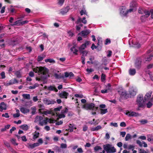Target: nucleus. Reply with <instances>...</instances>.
Wrapping results in <instances>:
<instances>
[{
    "label": "nucleus",
    "mask_w": 153,
    "mask_h": 153,
    "mask_svg": "<svg viewBox=\"0 0 153 153\" xmlns=\"http://www.w3.org/2000/svg\"><path fill=\"white\" fill-rule=\"evenodd\" d=\"M22 96L25 99L29 100L30 99V94H23Z\"/></svg>",
    "instance_id": "nucleus-29"
},
{
    "label": "nucleus",
    "mask_w": 153,
    "mask_h": 153,
    "mask_svg": "<svg viewBox=\"0 0 153 153\" xmlns=\"http://www.w3.org/2000/svg\"><path fill=\"white\" fill-rule=\"evenodd\" d=\"M45 61L46 62H49L50 63H55V61L54 60L51 59H45Z\"/></svg>",
    "instance_id": "nucleus-31"
},
{
    "label": "nucleus",
    "mask_w": 153,
    "mask_h": 153,
    "mask_svg": "<svg viewBox=\"0 0 153 153\" xmlns=\"http://www.w3.org/2000/svg\"><path fill=\"white\" fill-rule=\"evenodd\" d=\"M94 150L95 152H97L99 150H101L102 149V148L100 146H96L94 147Z\"/></svg>",
    "instance_id": "nucleus-41"
},
{
    "label": "nucleus",
    "mask_w": 153,
    "mask_h": 153,
    "mask_svg": "<svg viewBox=\"0 0 153 153\" xmlns=\"http://www.w3.org/2000/svg\"><path fill=\"white\" fill-rule=\"evenodd\" d=\"M54 76L56 79H59V78H61L62 77V76H60L59 75L57 74L56 73H55L54 74Z\"/></svg>",
    "instance_id": "nucleus-50"
},
{
    "label": "nucleus",
    "mask_w": 153,
    "mask_h": 153,
    "mask_svg": "<svg viewBox=\"0 0 153 153\" xmlns=\"http://www.w3.org/2000/svg\"><path fill=\"white\" fill-rule=\"evenodd\" d=\"M126 114L129 116H138V114L134 112L126 111Z\"/></svg>",
    "instance_id": "nucleus-11"
},
{
    "label": "nucleus",
    "mask_w": 153,
    "mask_h": 153,
    "mask_svg": "<svg viewBox=\"0 0 153 153\" xmlns=\"http://www.w3.org/2000/svg\"><path fill=\"white\" fill-rule=\"evenodd\" d=\"M71 51L73 52V53L74 54L77 55V52L78 51L77 49L75 48V46H73L71 48Z\"/></svg>",
    "instance_id": "nucleus-22"
},
{
    "label": "nucleus",
    "mask_w": 153,
    "mask_h": 153,
    "mask_svg": "<svg viewBox=\"0 0 153 153\" xmlns=\"http://www.w3.org/2000/svg\"><path fill=\"white\" fill-rule=\"evenodd\" d=\"M48 89L50 91H55V92H57L58 91V89L56 88L55 86H53L51 85L48 87Z\"/></svg>",
    "instance_id": "nucleus-15"
},
{
    "label": "nucleus",
    "mask_w": 153,
    "mask_h": 153,
    "mask_svg": "<svg viewBox=\"0 0 153 153\" xmlns=\"http://www.w3.org/2000/svg\"><path fill=\"white\" fill-rule=\"evenodd\" d=\"M137 143L140 146H143V142L141 143L140 140H137L136 141Z\"/></svg>",
    "instance_id": "nucleus-61"
},
{
    "label": "nucleus",
    "mask_w": 153,
    "mask_h": 153,
    "mask_svg": "<svg viewBox=\"0 0 153 153\" xmlns=\"http://www.w3.org/2000/svg\"><path fill=\"white\" fill-rule=\"evenodd\" d=\"M111 85L110 84L108 83L107 85L106 86L105 88L108 89V90H110L111 89Z\"/></svg>",
    "instance_id": "nucleus-53"
},
{
    "label": "nucleus",
    "mask_w": 153,
    "mask_h": 153,
    "mask_svg": "<svg viewBox=\"0 0 153 153\" xmlns=\"http://www.w3.org/2000/svg\"><path fill=\"white\" fill-rule=\"evenodd\" d=\"M81 34L82 36H86V30L82 31L81 33Z\"/></svg>",
    "instance_id": "nucleus-56"
},
{
    "label": "nucleus",
    "mask_w": 153,
    "mask_h": 153,
    "mask_svg": "<svg viewBox=\"0 0 153 153\" xmlns=\"http://www.w3.org/2000/svg\"><path fill=\"white\" fill-rule=\"evenodd\" d=\"M147 140L148 141L150 142L152 139V137L151 135H148L147 136Z\"/></svg>",
    "instance_id": "nucleus-43"
},
{
    "label": "nucleus",
    "mask_w": 153,
    "mask_h": 153,
    "mask_svg": "<svg viewBox=\"0 0 153 153\" xmlns=\"http://www.w3.org/2000/svg\"><path fill=\"white\" fill-rule=\"evenodd\" d=\"M6 109V105L4 102H1L0 104V111H2L3 110H5Z\"/></svg>",
    "instance_id": "nucleus-12"
},
{
    "label": "nucleus",
    "mask_w": 153,
    "mask_h": 153,
    "mask_svg": "<svg viewBox=\"0 0 153 153\" xmlns=\"http://www.w3.org/2000/svg\"><path fill=\"white\" fill-rule=\"evenodd\" d=\"M20 116V114L18 113H16L13 114V117L14 118H17L19 117Z\"/></svg>",
    "instance_id": "nucleus-52"
},
{
    "label": "nucleus",
    "mask_w": 153,
    "mask_h": 153,
    "mask_svg": "<svg viewBox=\"0 0 153 153\" xmlns=\"http://www.w3.org/2000/svg\"><path fill=\"white\" fill-rule=\"evenodd\" d=\"M69 93L65 91H62L59 94V96L61 98L67 99Z\"/></svg>",
    "instance_id": "nucleus-4"
},
{
    "label": "nucleus",
    "mask_w": 153,
    "mask_h": 153,
    "mask_svg": "<svg viewBox=\"0 0 153 153\" xmlns=\"http://www.w3.org/2000/svg\"><path fill=\"white\" fill-rule=\"evenodd\" d=\"M4 144H5V145L7 148H9V147H10V144L8 142H7V141H4Z\"/></svg>",
    "instance_id": "nucleus-59"
},
{
    "label": "nucleus",
    "mask_w": 153,
    "mask_h": 153,
    "mask_svg": "<svg viewBox=\"0 0 153 153\" xmlns=\"http://www.w3.org/2000/svg\"><path fill=\"white\" fill-rule=\"evenodd\" d=\"M136 72V70L134 69H130L129 70V74L131 75H134Z\"/></svg>",
    "instance_id": "nucleus-24"
},
{
    "label": "nucleus",
    "mask_w": 153,
    "mask_h": 153,
    "mask_svg": "<svg viewBox=\"0 0 153 153\" xmlns=\"http://www.w3.org/2000/svg\"><path fill=\"white\" fill-rule=\"evenodd\" d=\"M131 139V136L129 134H127L125 137V140L126 141H128L129 139Z\"/></svg>",
    "instance_id": "nucleus-34"
},
{
    "label": "nucleus",
    "mask_w": 153,
    "mask_h": 153,
    "mask_svg": "<svg viewBox=\"0 0 153 153\" xmlns=\"http://www.w3.org/2000/svg\"><path fill=\"white\" fill-rule=\"evenodd\" d=\"M108 54L107 55V56L108 57H110L112 54V52L111 51L108 50Z\"/></svg>",
    "instance_id": "nucleus-60"
},
{
    "label": "nucleus",
    "mask_w": 153,
    "mask_h": 153,
    "mask_svg": "<svg viewBox=\"0 0 153 153\" xmlns=\"http://www.w3.org/2000/svg\"><path fill=\"white\" fill-rule=\"evenodd\" d=\"M15 75L18 78H20L22 77V75L20 72L19 71H17L16 72Z\"/></svg>",
    "instance_id": "nucleus-32"
},
{
    "label": "nucleus",
    "mask_w": 153,
    "mask_h": 153,
    "mask_svg": "<svg viewBox=\"0 0 153 153\" xmlns=\"http://www.w3.org/2000/svg\"><path fill=\"white\" fill-rule=\"evenodd\" d=\"M69 9V7H67L65 8L62 9L60 13L62 15H64L68 11Z\"/></svg>",
    "instance_id": "nucleus-14"
},
{
    "label": "nucleus",
    "mask_w": 153,
    "mask_h": 153,
    "mask_svg": "<svg viewBox=\"0 0 153 153\" xmlns=\"http://www.w3.org/2000/svg\"><path fill=\"white\" fill-rule=\"evenodd\" d=\"M43 119V117L41 116H37L35 118V119L37 121H40Z\"/></svg>",
    "instance_id": "nucleus-37"
},
{
    "label": "nucleus",
    "mask_w": 153,
    "mask_h": 153,
    "mask_svg": "<svg viewBox=\"0 0 153 153\" xmlns=\"http://www.w3.org/2000/svg\"><path fill=\"white\" fill-rule=\"evenodd\" d=\"M111 126H114L115 127H117L118 126L117 123H110Z\"/></svg>",
    "instance_id": "nucleus-63"
},
{
    "label": "nucleus",
    "mask_w": 153,
    "mask_h": 153,
    "mask_svg": "<svg viewBox=\"0 0 153 153\" xmlns=\"http://www.w3.org/2000/svg\"><path fill=\"white\" fill-rule=\"evenodd\" d=\"M95 107V105L94 104L91 103L89 104H87V108L90 109H93Z\"/></svg>",
    "instance_id": "nucleus-20"
},
{
    "label": "nucleus",
    "mask_w": 153,
    "mask_h": 153,
    "mask_svg": "<svg viewBox=\"0 0 153 153\" xmlns=\"http://www.w3.org/2000/svg\"><path fill=\"white\" fill-rule=\"evenodd\" d=\"M49 70L45 67L40 66V70L39 74H42L43 76H48L49 77L50 76L48 74Z\"/></svg>",
    "instance_id": "nucleus-3"
},
{
    "label": "nucleus",
    "mask_w": 153,
    "mask_h": 153,
    "mask_svg": "<svg viewBox=\"0 0 153 153\" xmlns=\"http://www.w3.org/2000/svg\"><path fill=\"white\" fill-rule=\"evenodd\" d=\"M137 91L136 89L133 87H131L129 89V93L131 96H135L137 93Z\"/></svg>",
    "instance_id": "nucleus-5"
},
{
    "label": "nucleus",
    "mask_w": 153,
    "mask_h": 153,
    "mask_svg": "<svg viewBox=\"0 0 153 153\" xmlns=\"http://www.w3.org/2000/svg\"><path fill=\"white\" fill-rule=\"evenodd\" d=\"M104 150H105L107 153H113L116 152V149L109 144L103 145Z\"/></svg>",
    "instance_id": "nucleus-2"
},
{
    "label": "nucleus",
    "mask_w": 153,
    "mask_h": 153,
    "mask_svg": "<svg viewBox=\"0 0 153 153\" xmlns=\"http://www.w3.org/2000/svg\"><path fill=\"white\" fill-rule=\"evenodd\" d=\"M74 96L76 97H79L80 98H82L83 97V95H82L78 94H75Z\"/></svg>",
    "instance_id": "nucleus-55"
},
{
    "label": "nucleus",
    "mask_w": 153,
    "mask_h": 153,
    "mask_svg": "<svg viewBox=\"0 0 153 153\" xmlns=\"http://www.w3.org/2000/svg\"><path fill=\"white\" fill-rule=\"evenodd\" d=\"M48 77H49V76L47 75L42 76L40 78L36 77V80L38 81H43L47 79Z\"/></svg>",
    "instance_id": "nucleus-13"
},
{
    "label": "nucleus",
    "mask_w": 153,
    "mask_h": 153,
    "mask_svg": "<svg viewBox=\"0 0 153 153\" xmlns=\"http://www.w3.org/2000/svg\"><path fill=\"white\" fill-rule=\"evenodd\" d=\"M20 128L26 131L28 129V126L27 125L24 124L20 126Z\"/></svg>",
    "instance_id": "nucleus-25"
},
{
    "label": "nucleus",
    "mask_w": 153,
    "mask_h": 153,
    "mask_svg": "<svg viewBox=\"0 0 153 153\" xmlns=\"http://www.w3.org/2000/svg\"><path fill=\"white\" fill-rule=\"evenodd\" d=\"M34 133L33 136V138L34 140H35L39 137V132L35 131Z\"/></svg>",
    "instance_id": "nucleus-28"
},
{
    "label": "nucleus",
    "mask_w": 153,
    "mask_h": 153,
    "mask_svg": "<svg viewBox=\"0 0 153 153\" xmlns=\"http://www.w3.org/2000/svg\"><path fill=\"white\" fill-rule=\"evenodd\" d=\"M145 10H144L142 8H140L138 10V12L139 13L143 14Z\"/></svg>",
    "instance_id": "nucleus-38"
},
{
    "label": "nucleus",
    "mask_w": 153,
    "mask_h": 153,
    "mask_svg": "<svg viewBox=\"0 0 153 153\" xmlns=\"http://www.w3.org/2000/svg\"><path fill=\"white\" fill-rule=\"evenodd\" d=\"M85 17H84L82 19H81L80 17H78V19L76 21V23L77 24H78L82 22L85 24L86 23V20H85Z\"/></svg>",
    "instance_id": "nucleus-9"
},
{
    "label": "nucleus",
    "mask_w": 153,
    "mask_h": 153,
    "mask_svg": "<svg viewBox=\"0 0 153 153\" xmlns=\"http://www.w3.org/2000/svg\"><path fill=\"white\" fill-rule=\"evenodd\" d=\"M58 4L60 5V6H62L65 0H58Z\"/></svg>",
    "instance_id": "nucleus-47"
},
{
    "label": "nucleus",
    "mask_w": 153,
    "mask_h": 153,
    "mask_svg": "<svg viewBox=\"0 0 153 153\" xmlns=\"http://www.w3.org/2000/svg\"><path fill=\"white\" fill-rule=\"evenodd\" d=\"M23 141L26 142L27 140L26 137L25 136H23L21 137Z\"/></svg>",
    "instance_id": "nucleus-62"
},
{
    "label": "nucleus",
    "mask_w": 153,
    "mask_h": 153,
    "mask_svg": "<svg viewBox=\"0 0 153 153\" xmlns=\"http://www.w3.org/2000/svg\"><path fill=\"white\" fill-rule=\"evenodd\" d=\"M86 47V41L85 42L84 44H82L80 47L79 48V51L81 53L83 54H85V51H83V50Z\"/></svg>",
    "instance_id": "nucleus-8"
},
{
    "label": "nucleus",
    "mask_w": 153,
    "mask_h": 153,
    "mask_svg": "<svg viewBox=\"0 0 153 153\" xmlns=\"http://www.w3.org/2000/svg\"><path fill=\"white\" fill-rule=\"evenodd\" d=\"M67 147L66 144L65 143H62L61 144L60 147L62 149L66 148Z\"/></svg>",
    "instance_id": "nucleus-49"
},
{
    "label": "nucleus",
    "mask_w": 153,
    "mask_h": 153,
    "mask_svg": "<svg viewBox=\"0 0 153 153\" xmlns=\"http://www.w3.org/2000/svg\"><path fill=\"white\" fill-rule=\"evenodd\" d=\"M65 117V115L63 114H60L58 115V117L57 118V120H58L59 118H64Z\"/></svg>",
    "instance_id": "nucleus-44"
},
{
    "label": "nucleus",
    "mask_w": 153,
    "mask_h": 153,
    "mask_svg": "<svg viewBox=\"0 0 153 153\" xmlns=\"http://www.w3.org/2000/svg\"><path fill=\"white\" fill-rule=\"evenodd\" d=\"M119 92L121 96L123 97H125L127 95V92L125 90H123L122 91H119Z\"/></svg>",
    "instance_id": "nucleus-23"
},
{
    "label": "nucleus",
    "mask_w": 153,
    "mask_h": 153,
    "mask_svg": "<svg viewBox=\"0 0 153 153\" xmlns=\"http://www.w3.org/2000/svg\"><path fill=\"white\" fill-rule=\"evenodd\" d=\"M152 95V92H149L147 93L145 96L144 99L145 100H149L151 97Z\"/></svg>",
    "instance_id": "nucleus-16"
},
{
    "label": "nucleus",
    "mask_w": 153,
    "mask_h": 153,
    "mask_svg": "<svg viewBox=\"0 0 153 153\" xmlns=\"http://www.w3.org/2000/svg\"><path fill=\"white\" fill-rule=\"evenodd\" d=\"M11 43L13 45H15L18 43H19V42L18 41L17 39H14L12 40L11 41Z\"/></svg>",
    "instance_id": "nucleus-36"
},
{
    "label": "nucleus",
    "mask_w": 153,
    "mask_h": 153,
    "mask_svg": "<svg viewBox=\"0 0 153 153\" xmlns=\"http://www.w3.org/2000/svg\"><path fill=\"white\" fill-rule=\"evenodd\" d=\"M20 111L24 114H26L29 112L30 110L23 107H22L20 109Z\"/></svg>",
    "instance_id": "nucleus-18"
},
{
    "label": "nucleus",
    "mask_w": 153,
    "mask_h": 153,
    "mask_svg": "<svg viewBox=\"0 0 153 153\" xmlns=\"http://www.w3.org/2000/svg\"><path fill=\"white\" fill-rule=\"evenodd\" d=\"M134 45V47L137 48H139L140 47V44H139L138 42H136L135 43H133Z\"/></svg>",
    "instance_id": "nucleus-39"
},
{
    "label": "nucleus",
    "mask_w": 153,
    "mask_h": 153,
    "mask_svg": "<svg viewBox=\"0 0 153 153\" xmlns=\"http://www.w3.org/2000/svg\"><path fill=\"white\" fill-rule=\"evenodd\" d=\"M136 3L134 1H133L131 2L130 3V7H132L133 8H135V7L136 6Z\"/></svg>",
    "instance_id": "nucleus-30"
},
{
    "label": "nucleus",
    "mask_w": 153,
    "mask_h": 153,
    "mask_svg": "<svg viewBox=\"0 0 153 153\" xmlns=\"http://www.w3.org/2000/svg\"><path fill=\"white\" fill-rule=\"evenodd\" d=\"M0 75L1 76L2 79H4L5 77V72L4 71L2 72L1 74Z\"/></svg>",
    "instance_id": "nucleus-57"
},
{
    "label": "nucleus",
    "mask_w": 153,
    "mask_h": 153,
    "mask_svg": "<svg viewBox=\"0 0 153 153\" xmlns=\"http://www.w3.org/2000/svg\"><path fill=\"white\" fill-rule=\"evenodd\" d=\"M143 14L144 15H143L141 17V19L142 20H144L146 18L148 17L150 15V13L149 11L145 10Z\"/></svg>",
    "instance_id": "nucleus-10"
},
{
    "label": "nucleus",
    "mask_w": 153,
    "mask_h": 153,
    "mask_svg": "<svg viewBox=\"0 0 153 153\" xmlns=\"http://www.w3.org/2000/svg\"><path fill=\"white\" fill-rule=\"evenodd\" d=\"M135 10H136L135 8H130L128 10H127V14L129 13H131V12H133V11Z\"/></svg>",
    "instance_id": "nucleus-46"
},
{
    "label": "nucleus",
    "mask_w": 153,
    "mask_h": 153,
    "mask_svg": "<svg viewBox=\"0 0 153 153\" xmlns=\"http://www.w3.org/2000/svg\"><path fill=\"white\" fill-rule=\"evenodd\" d=\"M153 100V98H152L151 99V101H149L147 103H146V105L147 108H150L152 106L153 103L152 102Z\"/></svg>",
    "instance_id": "nucleus-21"
},
{
    "label": "nucleus",
    "mask_w": 153,
    "mask_h": 153,
    "mask_svg": "<svg viewBox=\"0 0 153 153\" xmlns=\"http://www.w3.org/2000/svg\"><path fill=\"white\" fill-rule=\"evenodd\" d=\"M62 106H60L58 107L55 108H54V111H59L62 109Z\"/></svg>",
    "instance_id": "nucleus-54"
},
{
    "label": "nucleus",
    "mask_w": 153,
    "mask_h": 153,
    "mask_svg": "<svg viewBox=\"0 0 153 153\" xmlns=\"http://www.w3.org/2000/svg\"><path fill=\"white\" fill-rule=\"evenodd\" d=\"M2 117H5L7 118H8L9 117V116L8 115V113H6L4 114H2Z\"/></svg>",
    "instance_id": "nucleus-48"
},
{
    "label": "nucleus",
    "mask_w": 153,
    "mask_h": 153,
    "mask_svg": "<svg viewBox=\"0 0 153 153\" xmlns=\"http://www.w3.org/2000/svg\"><path fill=\"white\" fill-rule=\"evenodd\" d=\"M100 113L102 114H104L107 112L108 111L107 109H100Z\"/></svg>",
    "instance_id": "nucleus-40"
},
{
    "label": "nucleus",
    "mask_w": 153,
    "mask_h": 153,
    "mask_svg": "<svg viewBox=\"0 0 153 153\" xmlns=\"http://www.w3.org/2000/svg\"><path fill=\"white\" fill-rule=\"evenodd\" d=\"M26 49L30 52H31L32 51V48L30 46H27L26 47Z\"/></svg>",
    "instance_id": "nucleus-64"
},
{
    "label": "nucleus",
    "mask_w": 153,
    "mask_h": 153,
    "mask_svg": "<svg viewBox=\"0 0 153 153\" xmlns=\"http://www.w3.org/2000/svg\"><path fill=\"white\" fill-rule=\"evenodd\" d=\"M44 58V57L43 56H39L38 57V59L37 61L38 62L42 61L43 60V58Z\"/></svg>",
    "instance_id": "nucleus-45"
},
{
    "label": "nucleus",
    "mask_w": 153,
    "mask_h": 153,
    "mask_svg": "<svg viewBox=\"0 0 153 153\" xmlns=\"http://www.w3.org/2000/svg\"><path fill=\"white\" fill-rule=\"evenodd\" d=\"M40 70V67H37L36 68L33 69V71L35 73H38V74H39V71Z\"/></svg>",
    "instance_id": "nucleus-35"
},
{
    "label": "nucleus",
    "mask_w": 153,
    "mask_h": 153,
    "mask_svg": "<svg viewBox=\"0 0 153 153\" xmlns=\"http://www.w3.org/2000/svg\"><path fill=\"white\" fill-rule=\"evenodd\" d=\"M141 62V59L140 58L137 59L135 62V66L137 68H139Z\"/></svg>",
    "instance_id": "nucleus-17"
},
{
    "label": "nucleus",
    "mask_w": 153,
    "mask_h": 153,
    "mask_svg": "<svg viewBox=\"0 0 153 153\" xmlns=\"http://www.w3.org/2000/svg\"><path fill=\"white\" fill-rule=\"evenodd\" d=\"M127 10L125 7L122 6L120 8V14L123 16H126L127 14Z\"/></svg>",
    "instance_id": "nucleus-7"
},
{
    "label": "nucleus",
    "mask_w": 153,
    "mask_h": 153,
    "mask_svg": "<svg viewBox=\"0 0 153 153\" xmlns=\"http://www.w3.org/2000/svg\"><path fill=\"white\" fill-rule=\"evenodd\" d=\"M39 143H35L33 144H30L29 145V146L31 148L33 149L35 147L39 146Z\"/></svg>",
    "instance_id": "nucleus-26"
},
{
    "label": "nucleus",
    "mask_w": 153,
    "mask_h": 153,
    "mask_svg": "<svg viewBox=\"0 0 153 153\" xmlns=\"http://www.w3.org/2000/svg\"><path fill=\"white\" fill-rule=\"evenodd\" d=\"M140 122L142 124H144L147 123L148 121L146 120H140Z\"/></svg>",
    "instance_id": "nucleus-51"
},
{
    "label": "nucleus",
    "mask_w": 153,
    "mask_h": 153,
    "mask_svg": "<svg viewBox=\"0 0 153 153\" xmlns=\"http://www.w3.org/2000/svg\"><path fill=\"white\" fill-rule=\"evenodd\" d=\"M44 102L45 104L48 105L53 104L56 103V102L54 100H50L47 98L44 99Z\"/></svg>",
    "instance_id": "nucleus-6"
},
{
    "label": "nucleus",
    "mask_w": 153,
    "mask_h": 153,
    "mask_svg": "<svg viewBox=\"0 0 153 153\" xmlns=\"http://www.w3.org/2000/svg\"><path fill=\"white\" fill-rule=\"evenodd\" d=\"M105 75L103 74H102L101 75V79L102 81H103L105 79Z\"/></svg>",
    "instance_id": "nucleus-58"
},
{
    "label": "nucleus",
    "mask_w": 153,
    "mask_h": 153,
    "mask_svg": "<svg viewBox=\"0 0 153 153\" xmlns=\"http://www.w3.org/2000/svg\"><path fill=\"white\" fill-rule=\"evenodd\" d=\"M21 20H19L13 22V24L12 25V26L17 25L20 26L21 25Z\"/></svg>",
    "instance_id": "nucleus-27"
},
{
    "label": "nucleus",
    "mask_w": 153,
    "mask_h": 153,
    "mask_svg": "<svg viewBox=\"0 0 153 153\" xmlns=\"http://www.w3.org/2000/svg\"><path fill=\"white\" fill-rule=\"evenodd\" d=\"M16 140L14 139L13 138L11 140V141L13 144L14 145L17 146L18 145V144L16 142Z\"/></svg>",
    "instance_id": "nucleus-42"
},
{
    "label": "nucleus",
    "mask_w": 153,
    "mask_h": 153,
    "mask_svg": "<svg viewBox=\"0 0 153 153\" xmlns=\"http://www.w3.org/2000/svg\"><path fill=\"white\" fill-rule=\"evenodd\" d=\"M153 56V54H151L150 56H149L143 59V61L144 62L146 61H149L151 60L152 59V57Z\"/></svg>",
    "instance_id": "nucleus-19"
},
{
    "label": "nucleus",
    "mask_w": 153,
    "mask_h": 153,
    "mask_svg": "<svg viewBox=\"0 0 153 153\" xmlns=\"http://www.w3.org/2000/svg\"><path fill=\"white\" fill-rule=\"evenodd\" d=\"M145 100L143 99V96L142 94H139L137 97V104L139 108H144L146 106Z\"/></svg>",
    "instance_id": "nucleus-1"
},
{
    "label": "nucleus",
    "mask_w": 153,
    "mask_h": 153,
    "mask_svg": "<svg viewBox=\"0 0 153 153\" xmlns=\"http://www.w3.org/2000/svg\"><path fill=\"white\" fill-rule=\"evenodd\" d=\"M47 119L48 120V122L50 123H53L57 121V120H54L53 119H49L48 118Z\"/></svg>",
    "instance_id": "nucleus-33"
}]
</instances>
